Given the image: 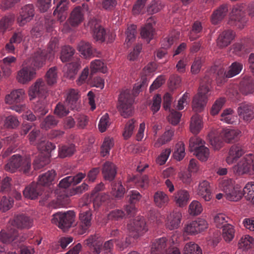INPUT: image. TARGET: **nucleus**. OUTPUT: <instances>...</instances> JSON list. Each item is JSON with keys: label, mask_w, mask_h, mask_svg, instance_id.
I'll use <instances>...</instances> for the list:
<instances>
[{"label": "nucleus", "mask_w": 254, "mask_h": 254, "mask_svg": "<svg viewBox=\"0 0 254 254\" xmlns=\"http://www.w3.org/2000/svg\"><path fill=\"white\" fill-rule=\"evenodd\" d=\"M40 187L36 183H33L27 187L23 190V195L25 197L33 199L36 198L40 194Z\"/></svg>", "instance_id": "obj_37"}, {"label": "nucleus", "mask_w": 254, "mask_h": 254, "mask_svg": "<svg viewBox=\"0 0 254 254\" xmlns=\"http://www.w3.org/2000/svg\"><path fill=\"white\" fill-rule=\"evenodd\" d=\"M186 155L185 144L180 141L177 143L175 147L173 156L178 161L182 160Z\"/></svg>", "instance_id": "obj_51"}, {"label": "nucleus", "mask_w": 254, "mask_h": 254, "mask_svg": "<svg viewBox=\"0 0 254 254\" xmlns=\"http://www.w3.org/2000/svg\"><path fill=\"white\" fill-rule=\"evenodd\" d=\"M235 34L231 30L223 32L217 39V45L220 47H225L229 45L234 39Z\"/></svg>", "instance_id": "obj_32"}, {"label": "nucleus", "mask_w": 254, "mask_h": 254, "mask_svg": "<svg viewBox=\"0 0 254 254\" xmlns=\"http://www.w3.org/2000/svg\"><path fill=\"white\" fill-rule=\"evenodd\" d=\"M196 193L206 201H210L212 198V192L209 183L203 180L200 181L196 190Z\"/></svg>", "instance_id": "obj_20"}, {"label": "nucleus", "mask_w": 254, "mask_h": 254, "mask_svg": "<svg viewBox=\"0 0 254 254\" xmlns=\"http://www.w3.org/2000/svg\"><path fill=\"white\" fill-rule=\"evenodd\" d=\"M208 228L207 221L202 218L187 222L183 228L184 235L195 236L205 231Z\"/></svg>", "instance_id": "obj_7"}, {"label": "nucleus", "mask_w": 254, "mask_h": 254, "mask_svg": "<svg viewBox=\"0 0 254 254\" xmlns=\"http://www.w3.org/2000/svg\"><path fill=\"white\" fill-rule=\"evenodd\" d=\"M14 223L19 228H29L32 226L33 221L29 217L21 215L15 218Z\"/></svg>", "instance_id": "obj_42"}, {"label": "nucleus", "mask_w": 254, "mask_h": 254, "mask_svg": "<svg viewBox=\"0 0 254 254\" xmlns=\"http://www.w3.org/2000/svg\"><path fill=\"white\" fill-rule=\"evenodd\" d=\"M226 100L224 98H220L217 99L212 105L210 114L212 116L217 115L225 103Z\"/></svg>", "instance_id": "obj_64"}, {"label": "nucleus", "mask_w": 254, "mask_h": 254, "mask_svg": "<svg viewBox=\"0 0 254 254\" xmlns=\"http://www.w3.org/2000/svg\"><path fill=\"white\" fill-rule=\"evenodd\" d=\"M15 20L13 14L8 15L2 18L0 20V31L3 33L10 26Z\"/></svg>", "instance_id": "obj_52"}, {"label": "nucleus", "mask_w": 254, "mask_h": 254, "mask_svg": "<svg viewBox=\"0 0 254 254\" xmlns=\"http://www.w3.org/2000/svg\"><path fill=\"white\" fill-rule=\"evenodd\" d=\"M40 50L34 53L22 67L17 71L16 75L17 81L21 84H28L36 76V69L42 67L45 64V58L41 56Z\"/></svg>", "instance_id": "obj_1"}, {"label": "nucleus", "mask_w": 254, "mask_h": 254, "mask_svg": "<svg viewBox=\"0 0 254 254\" xmlns=\"http://www.w3.org/2000/svg\"><path fill=\"white\" fill-rule=\"evenodd\" d=\"M209 88L207 85H202L200 86L198 93L194 96L192 102V110L200 113L203 111L206 106L208 97Z\"/></svg>", "instance_id": "obj_9"}, {"label": "nucleus", "mask_w": 254, "mask_h": 254, "mask_svg": "<svg viewBox=\"0 0 254 254\" xmlns=\"http://www.w3.org/2000/svg\"><path fill=\"white\" fill-rule=\"evenodd\" d=\"M102 173L105 180H113L117 173L116 166L110 162H106L103 165Z\"/></svg>", "instance_id": "obj_28"}, {"label": "nucleus", "mask_w": 254, "mask_h": 254, "mask_svg": "<svg viewBox=\"0 0 254 254\" xmlns=\"http://www.w3.org/2000/svg\"><path fill=\"white\" fill-rule=\"evenodd\" d=\"M233 173L239 176L254 174V155L248 154L236 162L232 168Z\"/></svg>", "instance_id": "obj_4"}, {"label": "nucleus", "mask_w": 254, "mask_h": 254, "mask_svg": "<svg viewBox=\"0 0 254 254\" xmlns=\"http://www.w3.org/2000/svg\"><path fill=\"white\" fill-rule=\"evenodd\" d=\"M155 24V20L153 17H150L148 18L145 25L142 27L140 35L142 38L146 39L149 42L153 39L154 34V29L153 26Z\"/></svg>", "instance_id": "obj_21"}, {"label": "nucleus", "mask_w": 254, "mask_h": 254, "mask_svg": "<svg viewBox=\"0 0 254 254\" xmlns=\"http://www.w3.org/2000/svg\"><path fill=\"white\" fill-rule=\"evenodd\" d=\"M244 15V6L243 4L234 5L230 13L231 20L239 22Z\"/></svg>", "instance_id": "obj_40"}, {"label": "nucleus", "mask_w": 254, "mask_h": 254, "mask_svg": "<svg viewBox=\"0 0 254 254\" xmlns=\"http://www.w3.org/2000/svg\"><path fill=\"white\" fill-rule=\"evenodd\" d=\"M92 214L90 210H88L81 212L79 214L80 224L78 227L77 232L79 235L85 233L88 228L91 225Z\"/></svg>", "instance_id": "obj_18"}, {"label": "nucleus", "mask_w": 254, "mask_h": 254, "mask_svg": "<svg viewBox=\"0 0 254 254\" xmlns=\"http://www.w3.org/2000/svg\"><path fill=\"white\" fill-rule=\"evenodd\" d=\"M220 190L224 193V197L229 201H238L243 196L240 186L231 179L221 180L218 185Z\"/></svg>", "instance_id": "obj_2"}, {"label": "nucleus", "mask_w": 254, "mask_h": 254, "mask_svg": "<svg viewBox=\"0 0 254 254\" xmlns=\"http://www.w3.org/2000/svg\"><path fill=\"white\" fill-rule=\"evenodd\" d=\"M48 88L45 81L42 78H39L28 88V94L30 100L36 98H42L45 96Z\"/></svg>", "instance_id": "obj_10"}, {"label": "nucleus", "mask_w": 254, "mask_h": 254, "mask_svg": "<svg viewBox=\"0 0 254 254\" xmlns=\"http://www.w3.org/2000/svg\"><path fill=\"white\" fill-rule=\"evenodd\" d=\"M228 11V6L223 4L215 10L211 16V22L214 24L218 23L226 16Z\"/></svg>", "instance_id": "obj_33"}, {"label": "nucleus", "mask_w": 254, "mask_h": 254, "mask_svg": "<svg viewBox=\"0 0 254 254\" xmlns=\"http://www.w3.org/2000/svg\"><path fill=\"white\" fill-rule=\"evenodd\" d=\"M56 172L54 170L48 171L46 173L39 176L38 183L44 186H49L53 184L54 181Z\"/></svg>", "instance_id": "obj_35"}, {"label": "nucleus", "mask_w": 254, "mask_h": 254, "mask_svg": "<svg viewBox=\"0 0 254 254\" xmlns=\"http://www.w3.org/2000/svg\"><path fill=\"white\" fill-rule=\"evenodd\" d=\"M254 246V238L249 235L243 236L238 243L239 248L243 250H247Z\"/></svg>", "instance_id": "obj_44"}, {"label": "nucleus", "mask_w": 254, "mask_h": 254, "mask_svg": "<svg viewBox=\"0 0 254 254\" xmlns=\"http://www.w3.org/2000/svg\"><path fill=\"white\" fill-rule=\"evenodd\" d=\"M172 199L177 206L179 207H184L190 199V195L187 190H180L174 193Z\"/></svg>", "instance_id": "obj_22"}, {"label": "nucleus", "mask_w": 254, "mask_h": 254, "mask_svg": "<svg viewBox=\"0 0 254 254\" xmlns=\"http://www.w3.org/2000/svg\"><path fill=\"white\" fill-rule=\"evenodd\" d=\"M91 74L97 72L105 73L107 72V67L104 62L100 60H95L90 63Z\"/></svg>", "instance_id": "obj_43"}, {"label": "nucleus", "mask_w": 254, "mask_h": 254, "mask_svg": "<svg viewBox=\"0 0 254 254\" xmlns=\"http://www.w3.org/2000/svg\"><path fill=\"white\" fill-rule=\"evenodd\" d=\"M25 96V91L23 89H13L5 96V103L8 105L18 104L24 100Z\"/></svg>", "instance_id": "obj_17"}, {"label": "nucleus", "mask_w": 254, "mask_h": 254, "mask_svg": "<svg viewBox=\"0 0 254 254\" xmlns=\"http://www.w3.org/2000/svg\"><path fill=\"white\" fill-rule=\"evenodd\" d=\"M84 20V14L80 6L75 7L71 11L68 22L72 27H76Z\"/></svg>", "instance_id": "obj_23"}, {"label": "nucleus", "mask_w": 254, "mask_h": 254, "mask_svg": "<svg viewBox=\"0 0 254 254\" xmlns=\"http://www.w3.org/2000/svg\"><path fill=\"white\" fill-rule=\"evenodd\" d=\"M17 232L14 228L8 229L7 231L2 230L0 232V241L3 243H9L16 239Z\"/></svg>", "instance_id": "obj_36"}, {"label": "nucleus", "mask_w": 254, "mask_h": 254, "mask_svg": "<svg viewBox=\"0 0 254 254\" xmlns=\"http://www.w3.org/2000/svg\"><path fill=\"white\" fill-rule=\"evenodd\" d=\"M205 141L200 137L194 136L190 139L189 146L191 151H194V154L200 161H206L210 156V151L208 147L205 146Z\"/></svg>", "instance_id": "obj_5"}, {"label": "nucleus", "mask_w": 254, "mask_h": 254, "mask_svg": "<svg viewBox=\"0 0 254 254\" xmlns=\"http://www.w3.org/2000/svg\"><path fill=\"white\" fill-rule=\"evenodd\" d=\"M168 246V239L162 237L155 240L151 244V253L152 254H163L164 250Z\"/></svg>", "instance_id": "obj_24"}, {"label": "nucleus", "mask_w": 254, "mask_h": 254, "mask_svg": "<svg viewBox=\"0 0 254 254\" xmlns=\"http://www.w3.org/2000/svg\"><path fill=\"white\" fill-rule=\"evenodd\" d=\"M75 151V146L73 144L63 146L59 148V155L61 158H65L72 155Z\"/></svg>", "instance_id": "obj_63"}, {"label": "nucleus", "mask_w": 254, "mask_h": 254, "mask_svg": "<svg viewBox=\"0 0 254 254\" xmlns=\"http://www.w3.org/2000/svg\"><path fill=\"white\" fill-rule=\"evenodd\" d=\"M74 54V50L70 46L64 47L61 51L60 59L63 63L68 61Z\"/></svg>", "instance_id": "obj_59"}, {"label": "nucleus", "mask_w": 254, "mask_h": 254, "mask_svg": "<svg viewBox=\"0 0 254 254\" xmlns=\"http://www.w3.org/2000/svg\"><path fill=\"white\" fill-rule=\"evenodd\" d=\"M182 219V213L178 210H173L166 215L164 220L165 226L170 231L178 229L181 226Z\"/></svg>", "instance_id": "obj_11"}, {"label": "nucleus", "mask_w": 254, "mask_h": 254, "mask_svg": "<svg viewBox=\"0 0 254 254\" xmlns=\"http://www.w3.org/2000/svg\"><path fill=\"white\" fill-rule=\"evenodd\" d=\"M179 31H172L161 41L162 47L164 49L169 48L179 38Z\"/></svg>", "instance_id": "obj_41"}, {"label": "nucleus", "mask_w": 254, "mask_h": 254, "mask_svg": "<svg viewBox=\"0 0 254 254\" xmlns=\"http://www.w3.org/2000/svg\"><path fill=\"white\" fill-rule=\"evenodd\" d=\"M133 102V100L129 90L123 91L121 93L117 107L121 115L124 118H127L132 115Z\"/></svg>", "instance_id": "obj_6"}, {"label": "nucleus", "mask_w": 254, "mask_h": 254, "mask_svg": "<svg viewBox=\"0 0 254 254\" xmlns=\"http://www.w3.org/2000/svg\"><path fill=\"white\" fill-rule=\"evenodd\" d=\"M19 124V121L16 116L9 115L5 119L3 126L6 128L13 129L18 127Z\"/></svg>", "instance_id": "obj_60"}, {"label": "nucleus", "mask_w": 254, "mask_h": 254, "mask_svg": "<svg viewBox=\"0 0 254 254\" xmlns=\"http://www.w3.org/2000/svg\"><path fill=\"white\" fill-rule=\"evenodd\" d=\"M84 245L93 250V254H99L101 252L102 242L95 236H90L85 241Z\"/></svg>", "instance_id": "obj_31"}, {"label": "nucleus", "mask_w": 254, "mask_h": 254, "mask_svg": "<svg viewBox=\"0 0 254 254\" xmlns=\"http://www.w3.org/2000/svg\"><path fill=\"white\" fill-rule=\"evenodd\" d=\"M125 193V189L121 182L113 183L112 185V194L116 198H120L123 197Z\"/></svg>", "instance_id": "obj_56"}, {"label": "nucleus", "mask_w": 254, "mask_h": 254, "mask_svg": "<svg viewBox=\"0 0 254 254\" xmlns=\"http://www.w3.org/2000/svg\"><path fill=\"white\" fill-rule=\"evenodd\" d=\"M203 127L202 117L196 114L190 118V130L193 134H197Z\"/></svg>", "instance_id": "obj_25"}, {"label": "nucleus", "mask_w": 254, "mask_h": 254, "mask_svg": "<svg viewBox=\"0 0 254 254\" xmlns=\"http://www.w3.org/2000/svg\"><path fill=\"white\" fill-rule=\"evenodd\" d=\"M50 157L39 154L33 162V167L35 170H39L44 167L50 163Z\"/></svg>", "instance_id": "obj_50"}, {"label": "nucleus", "mask_w": 254, "mask_h": 254, "mask_svg": "<svg viewBox=\"0 0 254 254\" xmlns=\"http://www.w3.org/2000/svg\"><path fill=\"white\" fill-rule=\"evenodd\" d=\"M45 78L48 85H52L55 84L58 79L57 68L55 67L50 68L47 71Z\"/></svg>", "instance_id": "obj_58"}, {"label": "nucleus", "mask_w": 254, "mask_h": 254, "mask_svg": "<svg viewBox=\"0 0 254 254\" xmlns=\"http://www.w3.org/2000/svg\"><path fill=\"white\" fill-rule=\"evenodd\" d=\"M114 145V140L112 138L106 137L101 147V154L105 157L109 154L110 150Z\"/></svg>", "instance_id": "obj_57"}, {"label": "nucleus", "mask_w": 254, "mask_h": 254, "mask_svg": "<svg viewBox=\"0 0 254 254\" xmlns=\"http://www.w3.org/2000/svg\"><path fill=\"white\" fill-rule=\"evenodd\" d=\"M126 39L125 44L127 46H129L135 39L136 34V26L135 25H130L127 27L126 31Z\"/></svg>", "instance_id": "obj_54"}, {"label": "nucleus", "mask_w": 254, "mask_h": 254, "mask_svg": "<svg viewBox=\"0 0 254 254\" xmlns=\"http://www.w3.org/2000/svg\"><path fill=\"white\" fill-rule=\"evenodd\" d=\"M127 228L130 232L134 233L132 234L134 237H138L147 231L145 221L143 218H138L130 222L127 225Z\"/></svg>", "instance_id": "obj_13"}, {"label": "nucleus", "mask_w": 254, "mask_h": 254, "mask_svg": "<svg viewBox=\"0 0 254 254\" xmlns=\"http://www.w3.org/2000/svg\"><path fill=\"white\" fill-rule=\"evenodd\" d=\"M235 233V231L232 225L227 224L223 227L222 236L225 242H231L234 238Z\"/></svg>", "instance_id": "obj_45"}, {"label": "nucleus", "mask_w": 254, "mask_h": 254, "mask_svg": "<svg viewBox=\"0 0 254 254\" xmlns=\"http://www.w3.org/2000/svg\"><path fill=\"white\" fill-rule=\"evenodd\" d=\"M66 67L67 71H66V76L67 78L72 79L74 77L78 70L81 67V62L78 61L71 63L68 64Z\"/></svg>", "instance_id": "obj_48"}, {"label": "nucleus", "mask_w": 254, "mask_h": 254, "mask_svg": "<svg viewBox=\"0 0 254 254\" xmlns=\"http://www.w3.org/2000/svg\"><path fill=\"white\" fill-rule=\"evenodd\" d=\"M31 159L28 157H22L19 155H13L5 165V170L10 173L17 171L24 174L28 173L31 169Z\"/></svg>", "instance_id": "obj_3"}, {"label": "nucleus", "mask_w": 254, "mask_h": 254, "mask_svg": "<svg viewBox=\"0 0 254 254\" xmlns=\"http://www.w3.org/2000/svg\"><path fill=\"white\" fill-rule=\"evenodd\" d=\"M183 254H203V251L198 244L191 241L185 244L183 248Z\"/></svg>", "instance_id": "obj_34"}, {"label": "nucleus", "mask_w": 254, "mask_h": 254, "mask_svg": "<svg viewBox=\"0 0 254 254\" xmlns=\"http://www.w3.org/2000/svg\"><path fill=\"white\" fill-rule=\"evenodd\" d=\"M237 116L235 115L234 111L231 108L223 110L220 116V120L228 124H233L237 120Z\"/></svg>", "instance_id": "obj_38"}, {"label": "nucleus", "mask_w": 254, "mask_h": 254, "mask_svg": "<svg viewBox=\"0 0 254 254\" xmlns=\"http://www.w3.org/2000/svg\"><path fill=\"white\" fill-rule=\"evenodd\" d=\"M243 191L246 199L254 204V183H247Z\"/></svg>", "instance_id": "obj_55"}, {"label": "nucleus", "mask_w": 254, "mask_h": 254, "mask_svg": "<svg viewBox=\"0 0 254 254\" xmlns=\"http://www.w3.org/2000/svg\"><path fill=\"white\" fill-rule=\"evenodd\" d=\"M77 50L86 59H89L94 56L93 49L91 44L87 42L81 41L77 46Z\"/></svg>", "instance_id": "obj_27"}, {"label": "nucleus", "mask_w": 254, "mask_h": 254, "mask_svg": "<svg viewBox=\"0 0 254 254\" xmlns=\"http://www.w3.org/2000/svg\"><path fill=\"white\" fill-rule=\"evenodd\" d=\"M75 218V214L73 211H67L64 213L58 212L53 214L51 222L60 228L65 230L72 226Z\"/></svg>", "instance_id": "obj_8"}, {"label": "nucleus", "mask_w": 254, "mask_h": 254, "mask_svg": "<svg viewBox=\"0 0 254 254\" xmlns=\"http://www.w3.org/2000/svg\"><path fill=\"white\" fill-rule=\"evenodd\" d=\"M219 133L215 131H211L208 135V138L210 144L215 150H219L223 145L222 141L217 136Z\"/></svg>", "instance_id": "obj_46"}, {"label": "nucleus", "mask_w": 254, "mask_h": 254, "mask_svg": "<svg viewBox=\"0 0 254 254\" xmlns=\"http://www.w3.org/2000/svg\"><path fill=\"white\" fill-rule=\"evenodd\" d=\"M88 26L92 31L93 38L96 41L100 43L103 42L105 40L106 33L99 21L96 19L91 20L89 21Z\"/></svg>", "instance_id": "obj_15"}, {"label": "nucleus", "mask_w": 254, "mask_h": 254, "mask_svg": "<svg viewBox=\"0 0 254 254\" xmlns=\"http://www.w3.org/2000/svg\"><path fill=\"white\" fill-rule=\"evenodd\" d=\"M174 135V131L172 130H168L159 138H158L154 143V146L155 148H159L163 144L170 141Z\"/></svg>", "instance_id": "obj_49"}, {"label": "nucleus", "mask_w": 254, "mask_h": 254, "mask_svg": "<svg viewBox=\"0 0 254 254\" xmlns=\"http://www.w3.org/2000/svg\"><path fill=\"white\" fill-rule=\"evenodd\" d=\"M80 95L77 90L70 89L67 93V97L65 104L71 109H75L78 104Z\"/></svg>", "instance_id": "obj_26"}, {"label": "nucleus", "mask_w": 254, "mask_h": 254, "mask_svg": "<svg viewBox=\"0 0 254 254\" xmlns=\"http://www.w3.org/2000/svg\"><path fill=\"white\" fill-rule=\"evenodd\" d=\"M220 137L227 143L237 141L241 136L242 131L238 128H224L219 132Z\"/></svg>", "instance_id": "obj_16"}, {"label": "nucleus", "mask_w": 254, "mask_h": 254, "mask_svg": "<svg viewBox=\"0 0 254 254\" xmlns=\"http://www.w3.org/2000/svg\"><path fill=\"white\" fill-rule=\"evenodd\" d=\"M37 148L41 152L40 154L50 156L51 151L55 149L56 146L50 142L42 140L38 143Z\"/></svg>", "instance_id": "obj_39"}, {"label": "nucleus", "mask_w": 254, "mask_h": 254, "mask_svg": "<svg viewBox=\"0 0 254 254\" xmlns=\"http://www.w3.org/2000/svg\"><path fill=\"white\" fill-rule=\"evenodd\" d=\"M34 6L27 4L22 7L19 15L17 18V22L20 26H23L32 20L34 16Z\"/></svg>", "instance_id": "obj_12"}, {"label": "nucleus", "mask_w": 254, "mask_h": 254, "mask_svg": "<svg viewBox=\"0 0 254 254\" xmlns=\"http://www.w3.org/2000/svg\"><path fill=\"white\" fill-rule=\"evenodd\" d=\"M237 113L240 118L245 122H250L254 118L253 106L246 103L239 104Z\"/></svg>", "instance_id": "obj_19"}, {"label": "nucleus", "mask_w": 254, "mask_h": 254, "mask_svg": "<svg viewBox=\"0 0 254 254\" xmlns=\"http://www.w3.org/2000/svg\"><path fill=\"white\" fill-rule=\"evenodd\" d=\"M243 64L241 63L234 62L229 67L228 71L225 73L226 77L230 78L237 75L243 69Z\"/></svg>", "instance_id": "obj_53"}, {"label": "nucleus", "mask_w": 254, "mask_h": 254, "mask_svg": "<svg viewBox=\"0 0 254 254\" xmlns=\"http://www.w3.org/2000/svg\"><path fill=\"white\" fill-rule=\"evenodd\" d=\"M245 150L243 146L239 144H234L229 149L227 157H226V162L231 165L234 163L239 161V159L245 154Z\"/></svg>", "instance_id": "obj_14"}, {"label": "nucleus", "mask_w": 254, "mask_h": 254, "mask_svg": "<svg viewBox=\"0 0 254 254\" xmlns=\"http://www.w3.org/2000/svg\"><path fill=\"white\" fill-rule=\"evenodd\" d=\"M155 205L159 208L164 207L170 201L169 196L163 191H156L153 196Z\"/></svg>", "instance_id": "obj_30"}, {"label": "nucleus", "mask_w": 254, "mask_h": 254, "mask_svg": "<svg viewBox=\"0 0 254 254\" xmlns=\"http://www.w3.org/2000/svg\"><path fill=\"white\" fill-rule=\"evenodd\" d=\"M58 122V121L56 120L54 117L48 116L41 123L40 126L42 128L48 130L50 128L55 127Z\"/></svg>", "instance_id": "obj_62"}, {"label": "nucleus", "mask_w": 254, "mask_h": 254, "mask_svg": "<svg viewBox=\"0 0 254 254\" xmlns=\"http://www.w3.org/2000/svg\"><path fill=\"white\" fill-rule=\"evenodd\" d=\"M58 40L54 39L50 42L47 49V53L46 54L41 49L37 50L34 53H37L38 51L40 50L42 52L41 56H43L45 58V61L46 59L51 60L54 58L55 53L58 50Z\"/></svg>", "instance_id": "obj_29"}, {"label": "nucleus", "mask_w": 254, "mask_h": 254, "mask_svg": "<svg viewBox=\"0 0 254 254\" xmlns=\"http://www.w3.org/2000/svg\"><path fill=\"white\" fill-rule=\"evenodd\" d=\"M135 120L131 119L126 123L123 133V137L125 139L130 138L133 134L135 127Z\"/></svg>", "instance_id": "obj_61"}, {"label": "nucleus", "mask_w": 254, "mask_h": 254, "mask_svg": "<svg viewBox=\"0 0 254 254\" xmlns=\"http://www.w3.org/2000/svg\"><path fill=\"white\" fill-rule=\"evenodd\" d=\"M202 211V204L197 200H192L189 205L188 212L191 216H197Z\"/></svg>", "instance_id": "obj_47"}]
</instances>
